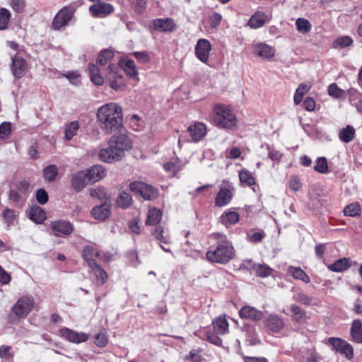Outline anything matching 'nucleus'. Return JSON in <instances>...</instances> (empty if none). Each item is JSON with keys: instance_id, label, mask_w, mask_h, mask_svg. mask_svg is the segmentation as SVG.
Here are the masks:
<instances>
[{"instance_id": "obj_24", "label": "nucleus", "mask_w": 362, "mask_h": 362, "mask_svg": "<svg viewBox=\"0 0 362 362\" xmlns=\"http://www.w3.org/2000/svg\"><path fill=\"white\" fill-rule=\"evenodd\" d=\"M120 66L129 77L132 78H137L138 70L133 59L128 57L122 58L120 60Z\"/></svg>"}, {"instance_id": "obj_32", "label": "nucleus", "mask_w": 362, "mask_h": 362, "mask_svg": "<svg viewBox=\"0 0 362 362\" xmlns=\"http://www.w3.org/2000/svg\"><path fill=\"white\" fill-rule=\"evenodd\" d=\"M29 216L35 223H42L46 218V213L40 206H34L30 209Z\"/></svg>"}, {"instance_id": "obj_14", "label": "nucleus", "mask_w": 362, "mask_h": 362, "mask_svg": "<svg viewBox=\"0 0 362 362\" xmlns=\"http://www.w3.org/2000/svg\"><path fill=\"white\" fill-rule=\"evenodd\" d=\"M243 264L252 269L257 276L265 278L270 276L273 269L264 264H254L252 259H247L244 262Z\"/></svg>"}, {"instance_id": "obj_42", "label": "nucleus", "mask_w": 362, "mask_h": 362, "mask_svg": "<svg viewBox=\"0 0 362 362\" xmlns=\"http://www.w3.org/2000/svg\"><path fill=\"white\" fill-rule=\"evenodd\" d=\"M79 129V123L78 121H73L68 123L65 127L64 136L68 141L71 140L75 135Z\"/></svg>"}, {"instance_id": "obj_19", "label": "nucleus", "mask_w": 362, "mask_h": 362, "mask_svg": "<svg viewBox=\"0 0 362 362\" xmlns=\"http://www.w3.org/2000/svg\"><path fill=\"white\" fill-rule=\"evenodd\" d=\"M191 139L194 142L199 141L206 134V127L202 122H196L187 128Z\"/></svg>"}, {"instance_id": "obj_28", "label": "nucleus", "mask_w": 362, "mask_h": 362, "mask_svg": "<svg viewBox=\"0 0 362 362\" xmlns=\"http://www.w3.org/2000/svg\"><path fill=\"white\" fill-rule=\"evenodd\" d=\"M153 25L155 30L158 31H173L175 28V24L173 21L170 18L154 20Z\"/></svg>"}, {"instance_id": "obj_35", "label": "nucleus", "mask_w": 362, "mask_h": 362, "mask_svg": "<svg viewBox=\"0 0 362 362\" xmlns=\"http://www.w3.org/2000/svg\"><path fill=\"white\" fill-rule=\"evenodd\" d=\"M239 220V214L235 211H226L221 216V222L226 227L237 223Z\"/></svg>"}, {"instance_id": "obj_46", "label": "nucleus", "mask_w": 362, "mask_h": 362, "mask_svg": "<svg viewBox=\"0 0 362 362\" xmlns=\"http://www.w3.org/2000/svg\"><path fill=\"white\" fill-rule=\"evenodd\" d=\"M58 168L55 165H50L43 170V175L45 179L48 182H53L55 180L58 175Z\"/></svg>"}, {"instance_id": "obj_20", "label": "nucleus", "mask_w": 362, "mask_h": 362, "mask_svg": "<svg viewBox=\"0 0 362 362\" xmlns=\"http://www.w3.org/2000/svg\"><path fill=\"white\" fill-rule=\"evenodd\" d=\"M110 214L111 206L107 203L93 207L90 211L91 216L99 221L106 220Z\"/></svg>"}, {"instance_id": "obj_44", "label": "nucleus", "mask_w": 362, "mask_h": 362, "mask_svg": "<svg viewBox=\"0 0 362 362\" xmlns=\"http://www.w3.org/2000/svg\"><path fill=\"white\" fill-rule=\"evenodd\" d=\"M290 310L293 313L292 319L296 322L300 323L306 320V313L298 305H291Z\"/></svg>"}, {"instance_id": "obj_18", "label": "nucleus", "mask_w": 362, "mask_h": 362, "mask_svg": "<svg viewBox=\"0 0 362 362\" xmlns=\"http://www.w3.org/2000/svg\"><path fill=\"white\" fill-rule=\"evenodd\" d=\"M12 72L17 78H22L27 71V64L24 59L19 56L12 57Z\"/></svg>"}, {"instance_id": "obj_45", "label": "nucleus", "mask_w": 362, "mask_h": 362, "mask_svg": "<svg viewBox=\"0 0 362 362\" xmlns=\"http://www.w3.org/2000/svg\"><path fill=\"white\" fill-rule=\"evenodd\" d=\"M296 26L297 30L303 34L309 33L312 29L311 23L308 20L303 18H299L296 20Z\"/></svg>"}, {"instance_id": "obj_60", "label": "nucleus", "mask_w": 362, "mask_h": 362, "mask_svg": "<svg viewBox=\"0 0 362 362\" xmlns=\"http://www.w3.org/2000/svg\"><path fill=\"white\" fill-rule=\"evenodd\" d=\"M11 346L2 345L0 346V358L4 359L13 358V354L11 353Z\"/></svg>"}, {"instance_id": "obj_40", "label": "nucleus", "mask_w": 362, "mask_h": 362, "mask_svg": "<svg viewBox=\"0 0 362 362\" xmlns=\"http://www.w3.org/2000/svg\"><path fill=\"white\" fill-rule=\"evenodd\" d=\"M239 179L241 184L244 186L251 187L255 185V179L247 169H243L239 172Z\"/></svg>"}, {"instance_id": "obj_58", "label": "nucleus", "mask_w": 362, "mask_h": 362, "mask_svg": "<svg viewBox=\"0 0 362 362\" xmlns=\"http://www.w3.org/2000/svg\"><path fill=\"white\" fill-rule=\"evenodd\" d=\"M164 169L171 173L173 176H175L182 169V166L178 163L170 162L164 165Z\"/></svg>"}, {"instance_id": "obj_49", "label": "nucleus", "mask_w": 362, "mask_h": 362, "mask_svg": "<svg viewBox=\"0 0 362 362\" xmlns=\"http://www.w3.org/2000/svg\"><path fill=\"white\" fill-rule=\"evenodd\" d=\"M11 16V12L8 9L5 8H0V30H5L7 28Z\"/></svg>"}, {"instance_id": "obj_6", "label": "nucleus", "mask_w": 362, "mask_h": 362, "mask_svg": "<svg viewBox=\"0 0 362 362\" xmlns=\"http://www.w3.org/2000/svg\"><path fill=\"white\" fill-rule=\"evenodd\" d=\"M108 146H112L115 151L118 153L121 159H122L125 156L126 151L132 149L133 142L128 135L120 134L112 136L108 141Z\"/></svg>"}, {"instance_id": "obj_23", "label": "nucleus", "mask_w": 362, "mask_h": 362, "mask_svg": "<svg viewBox=\"0 0 362 362\" xmlns=\"http://www.w3.org/2000/svg\"><path fill=\"white\" fill-rule=\"evenodd\" d=\"M239 315L241 318L249 319L253 321H259L263 317V313L251 306H244L240 311Z\"/></svg>"}, {"instance_id": "obj_7", "label": "nucleus", "mask_w": 362, "mask_h": 362, "mask_svg": "<svg viewBox=\"0 0 362 362\" xmlns=\"http://www.w3.org/2000/svg\"><path fill=\"white\" fill-rule=\"evenodd\" d=\"M129 189L132 192L140 194L146 200L156 199L158 195V190L153 186L139 181L132 182L129 184Z\"/></svg>"}, {"instance_id": "obj_64", "label": "nucleus", "mask_w": 362, "mask_h": 362, "mask_svg": "<svg viewBox=\"0 0 362 362\" xmlns=\"http://www.w3.org/2000/svg\"><path fill=\"white\" fill-rule=\"evenodd\" d=\"M129 228L134 234L138 235L141 233V227L139 224V221L136 218H133L129 221Z\"/></svg>"}, {"instance_id": "obj_16", "label": "nucleus", "mask_w": 362, "mask_h": 362, "mask_svg": "<svg viewBox=\"0 0 362 362\" xmlns=\"http://www.w3.org/2000/svg\"><path fill=\"white\" fill-rule=\"evenodd\" d=\"M85 171L88 176V181L90 183H94L100 181L107 175L106 169L100 165H93Z\"/></svg>"}, {"instance_id": "obj_54", "label": "nucleus", "mask_w": 362, "mask_h": 362, "mask_svg": "<svg viewBox=\"0 0 362 362\" xmlns=\"http://www.w3.org/2000/svg\"><path fill=\"white\" fill-rule=\"evenodd\" d=\"M11 124L4 122L0 124V138L5 139L11 134Z\"/></svg>"}, {"instance_id": "obj_36", "label": "nucleus", "mask_w": 362, "mask_h": 362, "mask_svg": "<svg viewBox=\"0 0 362 362\" xmlns=\"http://www.w3.org/2000/svg\"><path fill=\"white\" fill-rule=\"evenodd\" d=\"M355 135V129L351 125H347L345 128L341 129L339 132V138L344 143H349L352 141Z\"/></svg>"}, {"instance_id": "obj_39", "label": "nucleus", "mask_w": 362, "mask_h": 362, "mask_svg": "<svg viewBox=\"0 0 362 362\" xmlns=\"http://www.w3.org/2000/svg\"><path fill=\"white\" fill-rule=\"evenodd\" d=\"M213 325L215 331L220 334H225L228 332V322L224 317H218L214 322Z\"/></svg>"}, {"instance_id": "obj_51", "label": "nucleus", "mask_w": 362, "mask_h": 362, "mask_svg": "<svg viewBox=\"0 0 362 362\" xmlns=\"http://www.w3.org/2000/svg\"><path fill=\"white\" fill-rule=\"evenodd\" d=\"M328 93L330 96L335 98H341L345 97V91L339 88L334 83L329 86Z\"/></svg>"}, {"instance_id": "obj_31", "label": "nucleus", "mask_w": 362, "mask_h": 362, "mask_svg": "<svg viewBox=\"0 0 362 362\" xmlns=\"http://www.w3.org/2000/svg\"><path fill=\"white\" fill-rule=\"evenodd\" d=\"M351 267L350 259L346 257L335 261L333 264H329L327 268L334 272H341Z\"/></svg>"}, {"instance_id": "obj_50", "label": "nucleus", "mask_w": 362, "mask_h": 362, "mask_svg": "<svg viewBox=\"0 0 362 362\" xmlns=\"http://www.w3.org/2000/svg\"><path fill=\"white\" fill-rule=\"evenodd\" d=\"M353 43L352 39L349 36H342L337 38L333 42L334 48H345L351 46Z\"/></svg>"}, {"instance_id": "obj_4", "label": "nucleus", "mask_w": 362, "mask_h": 362, "mask_svg": "<svg viewBox=\"0 0 362 362\" xmlns=\"http://www.w3.org/2000/svg\"><path fill=\"white\" fill-rule=\"evenodd\" d=\"M209 117L211 122L218 128L235 130L238 127L237 117L231 108L226 105H215Z\"/></svg>"}, {"instance_id": "obj_11", "label": "nucleus", "mask_w": 362, "mask_h": 362, "mask_svg": "<svg viewBox=\"0 0 362 362\" xmlns=\"http://www.w3.org/2000/svg\"><path fill=\"white\" fill-rule=\"evenodd\" d=\"M211 50V45L206 39L198 40L195 46V55L203 63H206Z\"/></svg>"}, {"instance_id": "obj_2", "label": "nucleus", "mask_w": 362, "mask_h": 362, "mask_svg": "<svg viewBox=\"0 0 362 362\" xmlns=\"http://www.w3.org/2000/svg\"><path fill=\"white\" fill-rule=\"evenodd\" d=\"M96 117L99 127L105 134L119 131L123 126L122 108L115 103L100 107Z\"/></svg>"}, {"instance_id": "obj_63", "label": "nucleus", "mask_w": 362, "mask_h": 362, "mask_svg": "<svg viewBox=\"0 0 362 362\" xmlns=\"http://www.w3.org/2000/svg\"><path fill=\"white\" fill-rule=\"evenodd\" d=\"M134 57L141 63H147L150 61V57L146 52H135L132 54Z\"/></svg>"}, {"instance_id": "obj_56", "label": "nucleus", "mask_w": 362, "mask_h": 362, "mask_svg": "<svg viewBox=\"0 0 362 362\" xmlns=\"http://www.w3.org/2000/svg\"><path fill=\"white\" fill-rule=\"evenodd\" d=\"M302 187V184L300 178L296 175H293L289 180V188L296 192L299 191Z\"/></svg>"}, {"instance_id": "obj_47", "label": "nucleus", "mask_w": 362, "mask_h": 362, "mask_svg": "<svg viewBox=\"0 0 362 362\" xmlns=\"http://www.w3.org/2000/svg\"><path fill=\"white\" fill-rule=\"evenodd\" d=\"M343 212L344 216H346L354 217L359 216L361 213V206L358 202L351 203L346 206Z\"/></svg>"}, {"instance_id": "obj_9", "label": "nucleus", "mask_w": 362, "mask_h": 362, "mask_svg": "<svg viewBox=\"0 0 362 362\" xmlns=\"http://www.w3.org/2000/svg\"><path fill=\"white\" fill-rule=\"evenodd\" d=\"M333 350L344 355L346 358L351 359L354 357V349L346 341L340 338L331 337L328 340Z\"/></svg>"}, {"instance_id": "obj_5", "label": "nucleus", "mask_w": 362, "mask_h": 362, "mask_svg": "<svg viewBox=\"0 0 362 362\" xmlns=\"http://www.w3.org/2000/svg\"><path fill=\"white\" fill-rule=\"evenodd\" d=\"M35 306V300L32 296H23L21 297L11 308L8 315L10 323H18L24 320L31 313Z\"/></svg>"}, {"instance_id": "obj_17", "label": "nucleus", "mask_w": 362, "mask_h": 362, "mask_svg": "<svg viewBox=\"0 0 362 362\" xmlns=\"http://www.w3.org/2000/svg\"><path fill=\"white\" fill-rule=\"evenodd\" d=\"M100 255V251L95 245H86L82 252V257L89 267L96 264L95 258Z\"/></svg>"}, {"instance_id": "obj_52", "label": "nucleus", "mask_w": 362, "mask_h": 362, "mask_svg": "<svg viewBox=\"0 0 362 362\" xmlns=\"http://www.w3.org/2000/svg\"><path fill=\"white\" fill-rule=\"evenodd\" d=\"M315 170L320 173H327L328 172V165L327 160L324 157L318 158L316 161Z\"/></svg>"}, {"instance_id": "obj_3", "label": "nucleus", "mask_w": 362, "mask_h": 362, "mask_svg": "<svg viewBox=\"0 0 362 362\" xmlns=\"http://www.w3.org/2000/svg\"><path fill=\"white\" fill-rule=\"evenodd\" d=\"M210 238L215 241V246L211 247L206 253L209 262L225 264L235 257V249L226 235L214 233L210 235Z\"/></svg>"}, {"instance_id": "obj_12", "label": "nucleus", "mask_w": 362, "mask_h": 362, "mask_svg": "<svg viewBox=\"0 0 362 362\" xmlns=\"http://www.w3.org/2000/svg\"><path fill=\"white\" fill-rule=\"evenodd\" d=\"M61 336L66 340L76 344L85 342L88 339V335L83 332H77L74 330L64 327L59 331Z\"/></svg>"}, {"instance_id": "obj_25", "label": "nucleus", "mask_w": 362, "mask_h": 362, "mask_svg": "<svg viewBox=\"0 0 362 362\" xmlns=\"http://www.w3.org/2000/svg\"><path fill=\"white\" fill-rule=\"evenodd\" d=\"M89 182L88 181V176L85 170L79 171L72 176L71 185L77 191L81 190Z\"/></svg>"}, {"instance_id": "obj_10", "label": "nucleus", "mask_w": 362, "mask_h": 362, "mask_svg": "<svg viewBox=\"0 0 362 362\" xmlns=\"http://www.w3.org/2000/svg\"><path fill=\"white\" fill-rule=\"evenodd\" d=\"M252 54L263 59H270L275 55V48L264 42L254 43L251 46Z\"/></svg>"}, {"instance_id": "obj_22", "label": "nucleus", "mask_w": 362, "mask_h": 362, "mask_svg": "<svg viewBox=\"0 0 362 362\" xmlns=\"http://www.w3.org/2000/svg\"><path fill=\"white\" fill-rule=\"evenodd\" d=\"M233 194L230 187H222L215 199L216 206L221 207L229 204L232 199Z\"/></svg>"}, {"instance_id": "obj_30", "label": "nucleus", "mask_w": 362, "mask_h": 362, "mask_svg": "<svg viewBox=\"0 0 362 362\" xmlns=\"http://www.w3.org/2000/svg\"><path fill=\"white\" fill-rule=\"evenodd\" d=\"M90 268L91 269L90 272L93 274V275L95 277L96 284L98 286L103 285L108 278L107 272L103 268H101L98 264L90 267Z\"/></svg>"}, {"instance_id": "obj_61", "label": "nucleus", "mask_w": 362, "mask_h": 362, "mask_svg": "<svg viewBox=\"0 0 362 362\" xmlns=\"http://www.w3.org/2000/svg\"><path fill=\"white\" fill-rule=\"evenodd\" d=\"M296 300L305 305L311 303L312 298L303 292H299L296 296Z\"/></svg>"}, {"instance_id": "obj_1", "label": "nucleus", "mask_w": 362, "mask_h": 362, "mask_svg": "<svg viewBox=\"0 0 362 362\" xmlns=\"http://www.w3.org/2000/svg\"><path fill=\"white\" fill-rule=\"evenodd\" d=\"M114 55L112 50L104 49L98 56L96 60L98 66L93 64L89 65L90 79L96 86L103 84L105 80L110 87L115 90H119L125 86V79L120 68L111 62Z\"/></svg>"}, {"instance_id": "obj_57", "label": "nucleus", "mask_w": 362, "mask_h": 362, "mask_svg": "<svg viewBox=\"0 0 362 362\" xmlns=\"http://www.w3.org/2000/svg\"><path fill=\"white\" fill-rule=\"evenodd\" d=\"M266 234L264 231L255 232L252 234H247V239L252 243H257L262 242L265 237Z\"/></svg>"}, {"instance_id": "obj_13", "label": "nucleus", "mask_w": 362, "mask_h": 362, "mask_svg": "<svg viewBox=\"0 0 362 362\" xmlns=\"http://www.w3.org/2000/svg\"><path fill=\"white\" fill-rule=\"evenodd\" d=\"M51 229L55 233L54 235L59 236L61 235H67L74 230V226L69 221L64 220L54 221L50 223Z\"/></svg>"}, {"instance_id": "obj_62", "label": "nucleus", "mask_w": 362, "mask_h": 362, "mask_svg": "<svg viewBox=\"0 0 362 362\" xmlns=\"http://www.w3.org/2000/svg\"><path fill=\"white\" fill-rule=\"evenodd\" d=\"M36 199L40 204H44L48 201V194L44 189H39L36 193Z\"/></svg>"}, {"instance_id": "obj_34", "label": "nucleus", "mask_w": 362, "mask_h": 362, "mask_svg": "<svg viewBox=\"0 0 362 362\" xmlns=\"http://www.w3.org/2000/svg\"><path fill=\"white\" fill-rule=\"evenodd\" d=\"M288 272L295 279L301 280L306 284L310 281L308 275L300 267L290 266Z\"/></svg>"}, {"instance_id": "obj_29", "label": "nucleus", "mask_w": 362, "mask_h": 362, "mask_svg": "<svg viewBox=\"0 0 362 362\" xmlns=\"http://www.w3.org/2000/svg\"><path fill=\"white\" fill-rule=\"evenodd\" d=\"M267 20V16L264 13L257 11L250 17L248 25L252 29H257L262 27Z\"/></svg>"}, {"instance_id": "obj_48", "label": "nucleus", "mask_w": 362, "mask_h": 362, "mask_svg": "<svg viewBox=\"0 0 362 362\" xmlns=\"http://www.w3.org/2000/svg\"><path fill=\"white\" fill-rule=\"evenodd\" d=\"M90 195L92 197L97 198L100 200H106L108 199L106 189L103 187H97L90 189Z\"/></svg>"}, {"instance_id": "obj_38", "label": "nucleus", "mask_w": 362, "mask_h": 362, "mask_svg": "<svg viewBox=\"0 0 362 362\" xmlns=\"http://www.w3.org/2000/svg\"><path fill=\"white\" fill-rule=\"evenodd\" d=\"M311 88V85L309 83H300L296 90L293 98V101L296 105H299L303 98V95L309 92Z\"/></svg>"}, {"instance_id": "obj_33", "label": "nucleus", "mask_w": 362, "mask_h": 362, "mask_svg": "<svg viewBox=\"0 0 362 362\" xmlns=\"http://www.w3.org/2000/svg\"><path fill=\"white\" fill-rule=\"evenodd\" d=\"M351 335L355 342H362V322L360 320H354L352 322Z\"/></svg>"}, {"instance_id": "obj_8", "label": "nucleus", "mask_w": 362, "mask_h": 362, "mask_svg": "<svg viewBox=\"0 0 362 362\" xmlns=\"http://www.w3.org/2000/svg\"><path fill=\"white\" fill-rule=\"evenodd\" d=\"M75 9L69 6L62 8L54 16L52 27L54 30H58L66 26L73 19Z\"/></svg>"}, {"instance_id": "obj_53", "label": "nucleus", "mask_w": 362, "mask_h": 362, "mask_svg": "<svg viewBox=\"0 0 362 362\" xmlns=\"http://www.w3.org/2000/svg\"><path fill=\"white\" fill-rule=\"evenodd\" d=\"M16 216L17 214L16 211L12 209H6L3 212L4 219L8 226L13 223Z\"/></svg>"}, {"instance_id": "obj_59", "label": "nucleus", "mask_w": 362, "mask_h": 362, "mask_svg": "<svg viewBox=\"0 0 362 362\" xmlns=\"http://www.w3.org/2000/svg\"><path fill=\"white\" fill-rule=\"evenodd\" d=\"M10 5L13 11L21 13L25 7V0H10Z\"/></svg>"}, {"instance_id": "obj_41", "label": "nucleus", "mask_w": 362, "mask_h": 362, "mask_svg": "<svg viewBox=\"0 0 362 362\" xmlns=\"http://www.w3.org/2000/svg\"><path fill=\"white\" fill-rule=\"evenodd\" d=\"M152 235L158 240L165 244L171 243L170 237L167 232H165L161 226H157L153 230L151 231Z\"/></svg>"}, {"instance_id": "obj_27", "label": "nucleus", "mask_w": 362, "mask_h": 362, "mask_svg": "<svg viewBox=\"0 0 362 362\" xmlns=\"http://www.w3.org/2000/svg\"><path fill=\"white\" fill-rule=\"evenodd\" d=\"M222 20V16L218 13H214L204 21V28L207 32H214L218 28Z\"/></svg>"}, {"instance_id": "obj_37", "label": "nucleus", "mask_w": 362, "mask_h": 362, "mask_svg": "<svg viewBox=\"0 0 362 362\" xmlns=\"http://www.w3.org/2000/svg\"><path fill=\"white\" fill-rule=\"evenodd\" d=\"M162 217L160 210L156 208H150L148 211L146 224L148 226H156L160 223Z\"/></svg>"}, {"instance_id": "obj_55", "label": "nucleus", "mask_w": 362, "mask_h": 362, "mask_svg": "<svg viewBox=\"0 0 362 362\" xmlns=\"http://www.w3.org/2000/svg\"><path fill=\"white\" fill-rule=\"evenodd\" d=\"M95 344L99 347H105L108 343V338L105 332H101L95 337Z\"/></svg>"}, {"instance_id": "obj_15", "label": "nucleus", "mask_w": 362, "mask_h": 362, "mask_svg": "<svg viewBox=\"0 0 362 362\" xmlns=\"http://www.w3.org/2000/svg\"><path fill=\"white\" fill-rule=\"evenodd\" d=\"M98 158L100 160L107 163H113L122 160L112 146L101 148L98 152Z\"/></svg>"}, {"instance_id": "obj_43", "label": "nucleus", "mask_w": 362, "mask_h": 362, "mask_svg": "<svg viewBox=\"0 0 362 362\" xmlns=\"http://www.w3.org/2000/svg\"><path fill=\"white\" fill-rule=\"evenodd\" d=\"M132 198L129 194L125 192H122L119 194L117 199V204L119 207L127 209L132 205Z\"/></svg>"}, {"instance_id": "obj_26", "label": "nucleus", "mask_w": 362, "mask_h": 362, "mask_svg": "<svg viewBox=\"0 0 362 362\" xmlns=\"http://www.w3.org/2000/svg\"><path fill=\"white\" fill-rule=\"evenodd\" d=\"M267 327L274 332H279L284 327L283 320L276 315H271L265 321Z\"/></svg>"}, {"instance_id": "obj_21", "label": "nucleus", "mask_w": 362, "mask_h": 362, "mask_svg": "<svg viewBox=\"0 0 362 362\" xmlns=\"http://www.w3.org/2000/svg\"><path fill=\"white\" fill-rule=\"evenodd\" d=\"M89 10L94 17H104L113 11V6L107 3H98L90 6Z\"/></svg>"}]
</instances>
